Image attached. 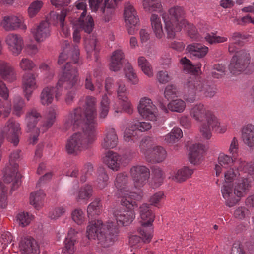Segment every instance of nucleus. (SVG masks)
I'll use <instances>...</instances> for the list:
<instances>
[{
    "instance_id": "nucleus-1",
    "label": "nucleus",
    "mask_w": 254,
    "mask_h": 254,
    "mask_svg": "<svg viewBox=\"0 0 254 254\" xmlns=\"http://www.w3.org/2000/svg\"><path fill=\"white\" fill-rule=\"evenodd\" d=\"M96 99L87 96L83 108L78 107L65 117L64 127L66 130L81 129L66 141L65 150L68 154L77 155L88 149L96 139Z\"/></svg>"
},
{
    "instance_id": "nucleus-2",
    "label": "nucleus",
    "mask_w": 254,
    "mask_h": 254,
    "mask_svg": "<svg viewBox=\"0 0 254 254\" xmlns=\"http://www.w3.org/2000/svg\"><path fill=\"white\" fill-rule=\"evenodd\" d=\"M78 76L77 68L73 66L69 61L66 62L56 86H47L42 90L40 96L41 103L43 105H48L52 103L54 97L56 100H59L63 93V88H72L76 84Z\"/></svg>"
},
{
    "instance_id": "nucleus-3",
    "label": "nucleus",
    "mask_w": 254,
    "mask_h": 254,
    "mask_svg": "<svg viewBox=\"0 0 254 254\" xmlns=\"http://www.w3.org/2000/svg\"><path fill=\"white\" fill-rule=\"evenodd\" d=\"M189 113L192 119L200 124V132L203 137L207 139L211 138L212 131L223 133L226 130V128L221 125L219 119L213 112L202 103L193 105L190 109Z\"/></svg>"
},
{
    "instance_id": "nucleus-4",
    "label": "nucleus",
    "mask_w": 254,
    "mask_h": 254,
    "mask_svg": "<svg viewBox=\"0 0 254 254\" xmlns=\"http://www.w3.org/2000/svg\"><path fill=\"white\" fill-rule=\"evenodd\" d=\"M57 115L56 108L50 107L40 125V128H39L36 127V125L41 119V114L37 109L34 108L27 111L25 117V122L27 125V131L32 133L30 136L31 143L34 144L36 143L40 130L42 132H45L53 126L55 122Z\"/></svg>"
},
{
    "instance_id": "nucleus-5",
    "label": "nucleus",
    "mask_w": 254,
    "mask_h": 254,
    "mask_svg": "<svg viewBox=\"0 0 254 254\" xmlns=\"http://www.w3.org/2000/svg\"><path fill=\"white\" fill-rule=\"evenodd\" d=\"M236 157L220 153L218 157V164L215 165L216 175H240L247 173L251 175L254 166L251 163H247L242 159H238L236 164Z\"/></svg>"
},
{
    "instance_id": "nucleus-6",
    "label": "nucleus",
    "mask_w": 254,
    "mask_h": 254,
    "mask_svg": "<svg viewBox=\"0 0 254 254\" xmlns=\"http://www.w3.org/2000/svg\"><path fill=\"white\" fill-rule=\"evenodd\" d=\"M185 12L182 7L175 6L171 8L168 12L162 14L165 24L168 38H174L176 33L180 32L187 23L184 19Z\"/></svg>"
},
{
    "instance_id": "nucleus-7",
    "label": "nucleus",
    "mask_w": 254,
    "mask_h": 254,
    "mask_svg": "<svg viewBox=\"0 0 254 254\" xmlns=\"http://www.w3.org/2000/svg\"><path fill=\"white\" fill-rule=\"evenodd\" d=\"M140 226L138 232L142 236V240L145 243H149L153 237V228L152 223L155 216L150 209L149 204L143 203L139 208Z\"/></svg>"
},
{
    "instance_id": "nucleus-8",
    "label": "nucleus",
    "mask_w": 254,
    "mask_h": 254,
    "mask_svg": "<svg viewBox=\"0 0 254 254\" xmlns=\"http://www.w3.org/2000/svg\"><path fill=\"white\" fill-rule=\"evenodd\" d=\"M79 29H75L73 33L74 44L70 45L68 41H64L62 45V52L60 54L58 63L59 64H63L66 60L69 59L74 64L78 62L79 59V49L77 43L80 40Z\"/></svg>"
},
{
    "instance_id": "nucleus-9",
    "label": "nucleus",
    "mask_w": 254,
    "mask_h": 254,
    "mask_svg": "<svg viewBox=\"0 0 254 254\" xmlns=\"http://www.w3.org/2000/svg\"><path fill=\"white\" fill-rule=\"evenodd\" d=\"M228 182H231L235 193L239 199L246 196L254 183V176H224Z\"/></svg>"
},
{
    "instance_id": "nucleus-10",
    "label": "nucleus",
    "mask_w": 254,
    "mask_h": 254,
    "mask_svg": "<svg viewBox=\"0 0 254 254\" xmlns=\"http://www.w3.org/2000/svg\"><path fill=\"white\" fill-rule=\"evenodd\" d=\"M140 148L147 159L154 162H161L166 158L165 150L161 146L154 145L150 138H145L141 142Z\"/></svg>"
},
{
    "instance_id": "nucleus-11",
    "label": "nucleus",
    "mask_w": 254,
    "mask_h": 254,
    "mask_svg": "<svg viewBox=\"0 0 254 254\" xmlns=\"http://www.w3.org/2000/svg\"><path fill=\"white\" fill-rule=\"evenodd\" d=\"M21 134L20 124L13 119H10L6 122L4 127L1 130L0 135V146L1 145L4 138L14 146L17 145L19 142V136Z\"/></svg>"
},
{
    "instance_id": "nucleus-12",
    "label": "nucleus",
    "mask_w": 254,
    "mask_h": 254,
    "mask_svg": "<svg viewBox=\"0 0 254 254\" xmlns=\"http://www.w3.org/2000/svg\"><path fill=\"white\" fill-rule=\"evenodd\" d=\"M250 56L245 50H240L232 57L229 68L233 75H238L244 71L248 67Z\"/></svg>"
},
{
    "instance_id": "nucleus-13",
    "label": "nucleus",
    "mask_w": 254,
    "mask_h": 254,
    "mask_svg": "<svg viewBox=\"0 0 254 254\" xmlns=\"http://www.w3.org/2000/svg\"><path fill=\"white\" fill-rule=\"evenodd\" d=\"M151 127L152 125L149 122L134 121L125 129L124 135V140L126 142H135L138 138V131L145 132L151 129Z\"/></svg>"
},
{
    "instance_id": "nucleus-14",
    "label": "nucleus",
    "mask_w": 254,
    "mask_h": 254,
    "mask_svg": "<svg viewBox=\"0 0 254 254\" xmlns=\"http://www.w3.org/2000/svg\"><path fill=\"white\" fill-rule=\"evenodd\" d=\"M103 234L99 235L98 243L104 247H108L117 240L119 233L117 223L108 222L103 229Z\"/></svg>"
},
{
    "instance_id": "nucleus-15",
    "label": "nucleus",
    "mask_w": 254,
    "mask_h": 254,
    "mask_svg": "<svg viewBox=\"0 0 254 254\" xmlns=\"http://www.w3.org/2000/svg\"><path fill=\"white\" fill-rule=\"evenodd\" d=\"M137 109L139 114L143 118L152 121L157 120V108L149 98H141L139 102Z\"/></svg>"
},
{
    "instance_id": "nucleus-16",
    "label": "nucleus",
    "mask_w": 254,
    "mask_h": 254,
    "mask_svg": "<svg viewBox=\"0 0 254 254\" xmlns=\"http://www.w3.org/2000/svg\"><path fill=\"white\" fill-rule=\"evenodd\" d=\"M76 6L77 9L83 11L78 19L77 25L79 26L80 29L84 30L85 32L90 33L93 30L94 24L91 16L89 15L86 16L87 4L85 1L83 0L79 1L76 3Z\"/></svg>"
},
{
    "instance_id": "nucleus-17",
    "label": "nucleus",
    "mask_w": 254,
    "mask_h": 254,
    "mask_svg": "<svg viewBox=\"0 0 254 254\" xmlns=\"http://www.w3.org/2000/svg\"><path fill=\"white\" fill-rule=\"evenodd\" d=\"M199 78L193 77L189 78L184 85L183 98L185 101L193 103L196 99V94L200 93L197 88L199 87Z\"/></svg>"
},
{
    "instance_id": "nucleus-18",
    "label": "nucleus",
    "mask_w": 254,
    "mask_h": 254,
    "mask_svg": "<svg viewBox=\"0 0 254 254\" xmlns=\"http://www.w3.org/2000/svg\"><path fill=\"white\" fill-rule=\"evenodd\" d=\"M0 26L6 31H14L18 29L26 30L27 26L22 16L8 15L3 17Z\"/></svg>"
},
{
    "instance_id": "nucleus-19",
    "label": "nucleus",
    "mask_w": 254,
    "mask_h": 254,
    "mask_svg": "<svg viewBox=\"0 0 254 254\" xmlns=\"http://www.w3.org/2000/svg\"><path fill=\"white\" fill-rule=\"evenodd\" d=\"M224 178V182L221 188V193L223 197L225 199L226 205L231 207L235 205L239 201V198L235 193V189L232 186L231 182H227V177Z\"/></svg>"
},
{
    "instance_id": "nucleus-20",
    "label": "nucleus",
    "mask_w": 254,
    "mask_h": 254,
    "mask_svg": "<svg viewBox=\"0 0 254 254\" xmlns=\"http://www.w3.org/2000/svg\"><path fill=\"white\" fill-rule=\"evenodd\" d=\"M9 51L14 56H18L22 51L24 42L22 37L17 34H8L5 39Z\"/></svg>"
},
{
    "instance_id": "nucleus-21",
    "label": "nucleus",
    "mask_w": 254,
    "mask_h": 254,
    "mask_svg": "<svg viewBox=\"0 0 254 254\" xmlns=\"http://www.w3.org/2000/svg\"><path fill=\"white\" fill-rule=\"evenodd\" d=\"M118 143V137L116 131L112 127L108 126L105 128L101 146L105 149H110L115 148Z\"/></svg>"
},
{
    "instance_id": "nucleus-22",
    "label": "nucleus",
    "mask_w": 254,
    "mask_h": 254,
    "mask_svg": "<svg viewBox=\"0 0 254 254\" xmlns=\"http://www.w3.org/2000/svg\"><path fill=\"white\" fill-rule=\"evenodd\" d=\"M0 96L3 100L0 99V117L5 118L9 115L11 105L10 101L7 100L9 96V91L5 83L0 80Z\"/></svg>"
},
{
    "instance_id": "nucleus-23",
    "label": "nucleus",
    "mask_w": 254,
    "mask_h": 254,
    "mask_svg": "<svg viewBox=\"0 0 254 254\" xmlns=\"http://www.w3.org/2000/svg\"><path fill=\"white\" fill-rule=\"evenodd\" d=\"M36 75L33 73H25L22 78V86L25 97L29 101L34 91L38 88Z\"/></svg>"
},
{
    "instance_id": "nucleus-24",
    "label": "nucleus",
    "mask_w": 254,
    "mask_h": 254,
    "mask_svg": "<svg viewBox=\"0 0 254 254\" xmlns=\"http://www.w3.org/2000/svg\"><path fill=\"white\" fill-rule=\"evenodd\" d=\"M128 194L123 195L121 201V205L128 209H134L137 207V204L135 201H141L143 196L144 193L142 190L138 192H129Z\"/></svg>"
},
{
    "instance_id": "nucleus-25",
    "label": "nucleus",
    "mask_w": 254,
    "mask_h": 254,
    "mask_svg": "<svg viewBox=\"0 0 254 254\" xmlns=\"http://www.w3.org/2000/svg\"><path fill=\"white\" fill-rule=\"evenodd\" d=\"M31 33L37 42L44 41L50 35L49 23L46 21L41 22L38 25L31 29Z\"/></svg>"
},
{
    "instance_id": "nucleus-26",
    "label": "nucleus",
    "mask_w": 254,
    "mask_h": 254,
    "mask_svg": "<svg viewBox=\"0 0 254 254\" xmlns=\"http://www.w3.org/2000/svg\"><path fill=\"white\" fill-rule=\"evenodd\" d=\"M122 0H104V6L101 11L103 13V19L105 22L112 20L118 4Z\"/></svg>"
},
{
    "instance_id": "nucleus-27",
    "label": "nucleus",
    "mask_w": 254,
    "mask_h": 254,
    "mask_svg": "<svg viewBox=\"0 0 254 254\" xmlns=\"http://www.w3.org/2000/svg\"><path fill=\"white\" fill-rule=\"evenodd\" d=\"M241 138L243 143L250 149H254V125H244L241 129Z\"/></svg>"
},
{
    "instance_id": "nucleus-28",
    "label": "nucleus",
    "mask_w": 254,
    "mask_h": 254,
    "mask_svg": "<svg viewBox=\"0 0 254 254\" xmlns=\"http://www.w3.org/2000/svg\"><path fill=\"white\" fill-rule=\"evenodd\" d=\"M105 225L100 220H95L90 222L87 226L86 233L89 239H97L99 241V235H101L104 229Z\"/></svg>"
},
{
    "instance_id": "nucleus-29",
    "label": "nucleus",
    "mask_w": 254,
    "mask_h": 254,
    "mask_svg": "<svg viewBox=\"0 0 254 254\" xmlns=\"http://www.w3.org/2000/svg\"><path fill=\"white\" fill-rule=\"evenodd\" d=\"M125 211L117 209L114 211V215L118 223L119 221L123 225H127L131 223L135 218V212L133 209Z\"/></svg>"
},
{
    "instance_id": "nucleus-30",
    "label": "nucleus",
    "mask_w": 254,
    "mask_h": 254,
    "mask_svg": "<svg viewBox=\"0 0 254 254\" xmlns=\"http://www.w3.org/2000/svg\"><path fill=\"white\" fill-rule=\"evenodd\" d=\"M124 15L127 25L130 24L136 26L139 23V20L137 15V12L133 6L130 3H127L125 5Z\"/></svg>"
},
{
    "instance_id": "nucleus-31",
    "label": "nucleus",
    "mask_w": 254,
    "mask_h": 254,
    "mask_svg": "<svg viewBox=\"0 0 254 254\" xmlns=\"http://www.w3.org/2000/svg\"><path fill=\"white\" fill-rule=\"evenodd\" d=\"M0 75L5 81L11 82L16 80L13 67L8 63L0 60Z\"/></svg>"
},
{
    "instance_id": "nucleus-32",
    "label": "nucleus",
    "mask_w": 254,
    "mask_h": 254,
    "mask_svg": "<svg viewBox=\"0 0 254 254\" xmlns=\"http://www.w3.org/2000/svg\"><path fill=\"white\" fill-rule=\"evenodd\" d=\"M205 151V147L201 144H193L190 147L189 159L190 162L194 164L199 163Z\"/></svg>"
},
{
    "instance_id": "nucleus-33",
    "label": "nucleus",
    "mask_w": 254,
    "mask_h": 254,
    "mask_svg": "<svg viewBox=\"0 0 254 254\" xmlns=\"http://www.w3.org/2000/svg\"><path fill=\"white\" fill-rule=\"evenodd\" d=\"M186 49L192 58L198 59L204 57L208 52L207 47L199 43L190 44Z\"/></svg>"
},
{
    "instance_id": "nucleus-34",
    "label": "nucleus",
    "mask_w": 254,
    "mask_h": 254,
    "mask_svg": "<svg viewBox=\"0 0 254 254\" xmlns=\"http://www.w3.org/2000/svg\"><path fill=\"white\" fill-rule=\"evenodd\" d=\"M125 55L121 49L114 51L112 54L110 69L114 71L119 70L122 67Z\"/></svg>"
},
{
    "instance_id": "nucleus-35",
    "label": "nucleus",
    "mask_w": 254,
    "mask_h": 254,
    "mask_svg": "<svg viewBox=\"0 0 254 254\" xmlns=\"http://www.w3.org/2000/svg\"><path fill=\"white\" fill-rule=\"evenodd\" d=\"M128 179L127 176H116L115 180V185L118 190L116 195L118 197H121L123 195L128 194L127 188Z\"/></svg>"
},
{
    "instance_id": "nucleus-36",
    "label": "nucleus",
    "mask_w": 254,
    "mask_h": 254,
    "mask_svg": "<svg viewBox=\"0 0 254 254\" xmlns=\"http://www.w3.org/2000/svg\"><path fill=\"white\" fill-rule=\"evenodd\" d=\"M108 167L113 171H118L122 163V157L113 151L107 152L104 159Z\"/></svg>"
},
{
    "instance_id": "nucleus-37",
    "label": "nucleus",
    "mask_w": 254,
    "mask_h": 254,
    "mask_svg": "<svg viewBox=\"0 0 254 254\" xmlns=\"http://www.w3.org/2000/svg\"><path fill=\"white\" fill-rule=\"evenodd\" d=\"M20 150H16L11 153L9 156V164L6 166L4 175H17L19 173L18 165L15 161L20 157Z\"/></svg>"
},
{
    "instance_id": "nucleus-38",
    "label": "nucleus",
    "mask_w": 254,
    "mask_h": 254,
    "mask_svg": "<svg viewBox=\"0 0 254 254\" xmlns=\"http://www.w3.org/2000/svg\"><path fill=\"white\" fill-rule=\"evenodd\" d=\"M85 48L88 56H91L93 54L96 60L97 59L98 54L100 51V46L96 38L90 36L84 40Z\"/></svg>"
},
{
    "instance_id": "nucleus-39",
    "label": "nucleus",
    "mask_w": 254,
    "mask_h": 254,
    "mask_svg": "<svg viewBox=\"0 0 254 254\" xmlns=\"http://www.w3.org/2000/svg\"><path fill=\"white\" fill-rule=\"evenodd\" d=\"M22 254H35L37 253V245L35 241L31 238L22 239L19 245Z\"/></svg>"
},
{
    "instance_id": "nucleus-40",
    "label": "nucleus",
    "mask_w": 254,
    "mask_h": 254,
    "mask_svg": "<svg viewBox=\"0 0 254 254\" xmlns=\"http://www.w3.org/2000/svg\"><path fill=\"white\" fill-rule=\"evenodd\" d=\"M186 107V105L184 100L181 99H177L170 101L168 103L167 107L163 105L161 107V109L165 113L168 112V109L173 112L182 113L185 110Z\"/></svg>"
},
{
    "instance_id": "nucleus-41",
    "label": "nucleus",
    "mask_w": 254,
    "mask_h": 254,
    "mask_svg": "<svg viewBox=\"0 0 254 254\" xmlns=\"http://www.w3.org/2000/svg\"><path fill=\"white\" fill-rule=\"evenodd\" d=\"M152 29L157 38L161 39L164 36L162 24L160 18L155 14H152L150 17Z\"/></svg>"
},
{
    "instance_id": "nucleus-42",
    "label": "nucleus",
    "mask_w": 254,
    "mask_h": 254,
    "mask_svg": "<svg viewBox=\"0 0 254 254\" xmlns=\"http://www.w3.org/2000/svg\"><path fill=\"white\" fill-rule=\"evenodd\" d=\"M180 63L183 66L184 71L188 73H192L194 74H198L200 71L201 67V63H197L195 65L192 64L191 62L186 57L180 59Z\"/></svg>"
},
{
    "instance_id": "nucleus-43",
    "label": "nucleus",
    "mask_w": 254,
    "mask_h": 254,
    "mask_svg": "<svg viewBox=\"0 0 254 254\" xmlns=\"http://www.w3.org/2000/svg\"><path fill=\"white\" fill-rule=\"evenodd\" d=\"M198 84L199 87L197 89L201 94H203L206 97H212L216 93L217 88L215 85H210L208 82L201 81L199 79Z\"/></svg>"
},
{
    "instance_id": "nucleus-44",
    "label": "nucleus",
    "mask_w": 254,
    "mask_h": 254,
    "mask_svg": "<svg viewBox=\"0 0 254 254\" xmlns=\"http://www.w3.org/2000/svg\"><path fill=\"white\" fill-rule=\"evenodd\" d=\"M45 194L42 190L31 192L30 196V203L38 209L43 205V199Z\"/></svg>"
},
{
    "instance_id": "nucleus-45",
    "label": "nucleus",
    "mask_w": 254,
    "mask_h": 254,
    "mask_svg": "<svg viewBox=\"0 0 254 254\" xmlns=\"http://www.w3.org/2000/svg\"><path fill=\"white\" fill-rule=\"evenodd\" d=\"M137 63L138 66L146 76L149 77L153 76L154 73L153 68L150 63L147 60L145 57L139 56L138 58Z\"/></svg>"
},
{
    "instance_id": "nucleus-46",
    "label": "nucleus",
    "mask_w": 254,
    "mask_h": 254,
    "mask_svg": "<svg viewBox=\"0 0 254 254\" xmlns=\"http://www.w3.org/2000/svg\"><path fill=\"white\" fill-rule=\"evenodd\" d=\"M142 5L146 11L160 12L162 8L161 3L159 0H143Z\"/></svg>"
},
{
    "instance_id": "nucleus-47",
    "label": "nucleus",
    "mask_w": 254,
    "mask_h": 254,
    "mask_svg": "<svg viewBox=\"0 0 254 254\" xmlns=\"http://www.w3.org/2000/svg\"><path fill=\"white\" fill-rule=\"evenodd\" d=\"M182 136V130L178 127H174L169 133L164 136V140L169 143H174L178 141Z\"/></svg>"
},
{
    "instance_id": "nucleus-48",
    "label": "nucleus",
    "mask_w": 254,
    "mask_h": 254,
    "mask_svg": "<svg viewBox=\"0 0 254 254\" xmlns=\"http://www.w3.org/2000/svg\"><path fill=\"white\" fill-rule=\"evenodd\" d=\"M226 65L224 64H215L212 65L211 70V75L213 78L219 79L225 75Z\"/></svg>"
},
{
    "instance_id": "nucleus-49",
    "label": "nucleus",
    "mask_w": 254,
    "mask_h": 254,
    "mask_svg": "<svg viewBox=\"0 0 254 254\" xmlns=\"http://www.w3.org/2000/svg\"><path fill=\"white\" fill-rule=\"evenodd\" d=\"M19 66L22 71H32L36 67V64L27 57L22 58L19 62Z\"/></svg>"
},
{
    "instance_id": "nucleus-50",
    "label": "nucleus",
    "mask_w": 254,
    "mask_h": 254,
    "mask_svg": "<svg viewBox=\"0 0 254 254\" xmlns=\"http://www.w3.org/2000/svg\"><path fill=\"white\" fill-rule=\"evenodd\" d=\"M102 204L99 198H95L87 207V211L89 216H94L99 215L101 212Z\"/></svg>"
},
{
    "instance_id": "nucleus-51",
    "label": "nucleus",
    "mask_w": 254,
    "mask_h": 254,
    "mask_svg": "<svg viewBox=\"0 0 254 254\" xmlns=\"http://www.w3.org/2000/svg\"><path fill=\"white\" fill-rule=\"evenodd\" d=\"M13 104L14 114L16 116L20 117L23 114V109L25 106L24 99L20 96H16L13 100Z\"/></svg>"
},
{
    "instance_id": "nucleus-52",
    "label": "nucleus",
    "mask_w": 254,
    "mask_h": 254,
    "mask_svg": "<svg viewBox=\"0 0 254 254\" xmlns=\"http://www.w3.org/2000/svg\"><path fill=\"white\" fill-rule=\"evenodd\" d=\"M110 101L106 94L103 96L100 102L99 109V117L101 119L105 118L108 114L109 111Z\"/></svg>"
},
{
    "instance_id": "nucleus-53",
    "label": "nucleus",
    "mask_w": 254,
    "mask_h": 254,
    "mask_svg": "<svg viewBox=\"0 0 254 254\" xmlns=\"http://www.w3.org/2000/svg\"><path fill=\"white\" fill-rule=\"evenodd\" d=\"M16 218L19 225L22 227H25L30 224L33 216L28 212H22L17 214Z\"/></svg>"
},
{
    "instance_id": "nucleus-54",
    "label": "nucleus",
    "mask_w": 254,
    "mask_h": 254,
    "mask_svg": "<svg viewBox=\"0 0 254 254\" xmlns=\"http://www.w3.org/2000/svg\"><path fill=\"white\" fill-rule=\"evenodd\" d=\"M21 176H3V180L5 183H11V189L15 190L21 184Z\"/></svg>"
},
{
    "instance_id": "nucleus-55",
    "label": "nucleus",
    "mask_w": 254,
    "mask_h": 254,
    "mask_svg": "<svg viewBox=\"0 0 254 254\" xmlns=\"http://www.w3.org/2000/svg\"><path fill=\"white\" fill-rule=\"evenodd\" d=\"M125 73L126 77L133 84H137L138 83V79L134 72L132 66L129 64H126L125 68Z\"/></svg>"
},
{
    "instance_id": "nucleus-56",
    "label": "nucleus",
    "mask_w": 254,
    "mask_h": 254,
    "mask_svg": "<svg viewBox=\"0 0 254 254\" xmlns=\"http://www.w3.org/2000/svg\"><path fill=\"white\" fill-rule=\"evenodd\" d=\"M43 5V3L41 0L33 1L28 9L29 16L31 18L34 17L39 12Z\"/></svg>"
},
{
    "instance_id": "nucleus-57",
    "label": "nucleus",
    "mask_w": 254,
    "mask_h": 254,
    "mask_svg": "<svg viewBox=\"0 0 254 254\" xmlns=\"http://www.w3.org/2000/svg\"><path fill=\"white\" fill-rule=\"evenodd\" d=\"M93 189L90 185H86L81 188L77 200L78 201L80 199H88L92 194Z\"/></svg>"
},
{
    "instance_id": "nucleus-58",
    "label": "nucleus",
    "mask_w": 254,
    "mask_h": 254,
    "mask_svg": "<svg viewBox=\"0 0 254 254\" xmlns=\"http://www.w3.org/2000/svg\"><path fill=\"white\" fill-rule=\"evenodd\" d=\"M204 38L211 44L223 43L227 41V37L217 36L214 33H207Z\"/></svg>"
},
{
    "instance_id": "nucleus-59",
    "label": "nucleus",
    "mask_w": 254,
    "mask_h": 254,
    "mask_svg": "<svg viewBox=\"0 0 254 254\" xmlns=\"http://www.w3.org/2000/svg\"><path fill=\"white\" fill-rule=\"evenodd\" d=\"M179 94V89L176 85H168L164 91L165 97L168 100L175 97H177Z\"/></svg>"
},
{
    "instance_id": "nucleus-60",
    "label": "nucleus",
    "mask_w": 254,
    "mask_h": 254,
    "mask_svg": "<svg viewBox=\"0 0 254 254\" xmlns=\"http://www.w3.org/2000/svg\"><path fill=\"white\" fill-rule=\"evenodd\" d=\"M183 27L187 30L188 35L192 39L196 40H199L200 37L196 27L192 24L189 23L188 21L183 25Z\"/></svg>"
},
{
    "instance_id": "nucleus-61",
    "label": "nucleus",
    "mask_w": 254,
    "mask_h": 254,
    "mask_svg": "<svg viewBox=\"0 0 254 254\" xmlns=\"http://www.w3.org/2000/svg\"><path fill=\"white\" fill-rule=\"evenodd\" d=\"M7 189L0 181V207L4 208L7 205Z\"/></svg>"
},
{
    "instance_id": "nucleus-62",
    "label": "nucleus",
    "mask_w": 254,
    "mask_h": 254,
    "mask_svg": "<svg viewBox=\"0 0 254 254\" xmlns=\"http://www.w3.org/2000/svg\"><path fill=\"white\" fill-rule=\"evenodd\" d=\"M250 214L249 209L244 206L237 207L234 212L235 218L239 220H244L246 217H249Z\"/></svg>"
},
{
    "instance_id": "nucleus-63",
    "label": "nucleus",
    "mask_w": 254,
    "mask_h": 254,
    "mask_svg": "<svg viewBox=\"0 0 254 254\" xmlns=\"http://www.w3.org/2000/svg\"><path fill=\"white\" fill-rule=\"evenodd\" d=\"M71 217L73 221L78 225L83 223L85 219L84 213L81 209H76L71 213Z\"/></svg>"
},
{
    "instance_id": "nucleus-64",
    "label": "nucleus",
    "mask_w": 254,
    "mask_h": 254,
    "mask_svg": "<svg viewBox=\"0 0 254 254\" xmlns=\"http://www.w3.org/2000/svg\"><path fill=\"white\" fill-rule=\"evenodd\" d=\"M117 92L119 99H126L127 97V90L124 82L120 80L117 82Z\"/></svg>"
}]
</instances>
